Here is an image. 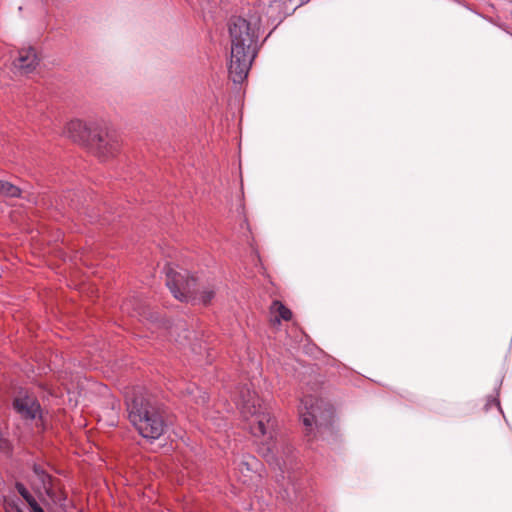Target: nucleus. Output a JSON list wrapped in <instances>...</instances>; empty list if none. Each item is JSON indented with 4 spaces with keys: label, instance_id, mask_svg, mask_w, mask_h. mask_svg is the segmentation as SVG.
I'll return each instance as SVG.
<instances>
[{
    "label": "nucleus",
    "instance_id": "f257e3e1",
    "mask_svg": "<svg viewBox=\"0 0 512 512\" xmlns=\"http://www.w3.org/2000/svg\"><path fill=\"white\" fill-rule=\"evenodd\" d=\"M231 42L229 76L234 83H242L256 56L258 24L242 17H233L229 23Z\"/></svg>",
    "mask_w": 512,
    "mask_h": 512
},
{
    "label": "nucleus",
    "instance_id": "f03ea898",
    "mask_svg": "<svg viewBox=\"0 0 512 512\" xmlns=\"http://www.w3.org/2000/svg\"><path fill=\"white\" fill-rule=\"evenodd\" d=\"M128 418L138 433L150 440L163 435L166 422L163 410L156 400L142 388L134 389L126 396Z\"/></svg>",
    "mask_w": 512,
    "mask_h": 512
},
{
    "label": "nucleus",
    "instance_id": "7ed1b4c3",
    "mask_svg": "<svg viewBox=\"0 0 512 512\" xmlns=\"http://www.w3.org/2000/svg\"><path fill=\"white\" fill-rule=\"evenodd\" d=\"M237 406L252 435L272 437L274 419L268 408L261 403L256 392L248 385L239 390Z\"/></svg>",
    "mask_w": 512,
    "mask_h": 512
},
{
    "label": "nucleus",
    "instance_id": "20e7f679",
    "mask_svg": "<svg viewBox=\"0 0 512 512\" xmlns=\"http://www.w3.org/2000/svg\"><path fill=\"white\" fill-rule=\"evenodd\" d=\"M165 270L166 285L176 299L206 305L214 298V288L207 286L199 289L196 278L190 277L186 270L177 271L170 266Z\"/></svg>",
    "mask_w": 512,
    "mask_h": 512
},
{
    "label": "nucleus",
    "instance_id": "39448f33",
    "mask_svg": "<svg viewBox=\"0 0 512 512\" xmlns=\"http://www.w3.org/2000/svg\"><path fill=\"white\" fill-rule=\"evenodd\" d=\"M300 418L308 431L312 430L315 424L318 431L322 427L327 428L333 418V410L331 406L322 399L308 395L301 400L299 408Z\"/></svg>",
    "mask_w": 512,
    "mask_h": 512
},
{
    "label": "nucleus",
    "instance_id": "423d86ee",
    "mask_svg": "<svg viewBox=\"0 0 512 512\" xmlns=\"http://www.w3.org/2000/svg\"><path fill=\"white\" fill-rule=\"evenodd\" d=\"M260 451L270 465L279 469L281 477L284 479V470L293 458L292 446L285 442H281L279 445L273 444V446L267 444L261 447Z\"/></svg>",
    "mask_w": 512,
    "mask_h": 512
},
{
    "label": "nucleus",
    "instance_id": "0eeeda50",
    "mask_svg": "<svg viewBox=\"0 0 512 512\" xmlns=\"http://www.w3.org/2000/svg\"><path fill=\"white\" fill-rule=\"evenodd\" d=\"M88 146L104 161L116 154L119 149V140L116 134L97 129Z\"/></svg>",
    "mask_w": 512,
    "mask_h": 512
},
{
    "label": "nucleus",
    "instance_id": "6e6552de",
    "mask_svg": "<svg viewBox=\"0 0 512 512\" xmlns=\"http://www.w3.org/2000/svg\"><path fill=\"white\" fill-rule=\"evenodd\" d=\"M95 130L89 128L81 120H72L67 124L65 134L72 141L88 146Z\"/></svg>",
    "mask_w": 512,
    "mask_h": 512
},
{
    "label": "nucleus",
    "instance_id": "1a4fd4ad",
    "mask_svg": "<svg viewBox=\"0 0 512 512\" xmlns=\"http://www.w3.org/2000/svg\"><path fill=\"white\" fill-rule=\"evenodd\" d=\"M14 409L23 418L35 419L40 414V405L37 400L29 395H19L14 399Z\"/></svg>",
    "mask_w": 512,
    "mask_h": 512
},
{
    "label": "nucleus",
    "instance_id": "9d476101",
    "mask_svg": "<svg viewBox=\"0 0 512 512\" xmlns=\"http://www.w3.org/2000/svg\"><path fill=\"white\" fill-rule=\"evenodd\" d=\"M38 64L39 58L33 47L20 49L17 58L13 61L14 68L21 73L32 72Z\"/></svg>",
    "mask_w": 512,
    "mask_h": 512
},
{
    "label": "nucleus",
    "instance_id": "9b49d317",
    "mask_svg": "<svg viewBox=\"0 0 512 512\" xmlns=\"http://www.w3.org/2000/svg\"><path fill=\"white\" fill-rule=\"evenodd\" d=\"M270 312L273 315V321L276 324H279L281 320L288 321L292 318L291 310L278 300L272 302Z\"/></svg>",
    "mask_w": 512,
    "mask_h": 512
},
{
    "label": "nucleus",
    "instance_id": "f8f14e48",
    "mask_svg": "<svg viewBox=\"0 0 512 512\" xmlns=\"http://www.w3.org/2000/svg\"><path fill=\"white\" fill-rule=\"evenodd\" d=\"M34 483L35 488L39 491V493H45L49 498L53 501L56 500V495L53 490L52 478L49 474L45 473V477L36 478Z\"/></svg>",
    "mask_w": 512,
    "mask_h": 512
},
{
    "label": "nucleus",
    "instance_id": "ddd939ff",
    "mask_svg": "<svg viewBox=\"0 0 512 512\" xmlns=\"http://www.w3.org/2000/svg\"><path fill=\"white\" fill-rule=\"evenodd\" d=\"M257 464V461L254 457L252 456H249L247 458V460L245 461H242L240 464H239V471L241 473H244V471H247L249 473L253 472L255 466ZM252 476L250 475H246V474H243V478H240V480L243 482V483H247L249 479H251Z\"/></svg>",
    "mask_w": 512,
    "mask_h": 512
},
{
    "label": "nucleus",
    "instance_id": "4468645a",
    "mask_svg": "<svg viewBox=\"0 0 512 512\" xmlns=\"http://www.w3.org/2000/svg\"><path fill=\"white\" fill-rule=\"evenodd\" d=\"M186 392L187 395L191 396L192 400L197 404H205L207 402V394L195 385L187 387Z\"/></svg>",
    "mask_w": 512,
    "mask_h": 512
},
{
    "label": "nucleus",
    "instance_id": "2eb2a0df",
    "mask_svg": "<svg viewBox=\"0 0 512 512\" xmlns=\"http://www.w3.org/2000/svg\"><path fill=\"white\" fill-rule=\"evenodd\" d=\"M20 194L21 190L17 186L7 181L0 180V195L6 197H19Z\"/></svg>",
    "mask_w": 512,
    "mask_h": 512
},
{
    "label": "nucleus",
    "instance_id": "dca6fc26",
    "mask_svg": "<svg viewBox=\"0 0 512 512\" xmlns=\"http://www.w3.org/2000/svg\"><path fill=\"white\" fill-rule=\"evenodd\" d=\"M16 489L18 493L25 499V501L31 505H36V499L31 495L27 488L22 483H16Z\"/></svg>",
    "mask_w": 512,
    "mask_h": 512
},
{
    "label": "nucleus",
    "instance_id": "f3484780",
    "mask_svg": "<svg viewBox=\"0 0 512 512\" xmlns=\"http://www.w3.org/2000/svg\"><path fill=\"white\" fill-rule=\"evenodd\" d=\"M33 472L36 478L45 477V471L38 465H34Z\"/></svg>",
    "mask_w": 512,
    "mask_h": 512
},
{
    "label": "nucleus",
    "instance_id": "a211bd4d",
    "mask_svg": "<svg viewBox=\"0 0 512 512\" xmlns=\"http://www.w3.org/2000/svg\"><path fill=\"white\" fill-rule=\"evenodd\" d=\"M32 509V512H44V510L39 506V504L36 502V505L30 506Z\"/></svg>",
    "mask_w": 512,
    "mask_h": 512
},
{
    "label": "nucleus",
    "instance_id": "6ab92c4d",
    "mask_svg": "<svg viewBox=\"0 0 512 512\" xmlns=\"http://www.w3.org/2000/svg\"><path fill=\"white\" fill-rule=\"evenodd\" d=\"M285 493H286V497H287L289 500H291V496H290L289 491H288L287 489H285Z\"/></svg>",
    "mask_w": 512,
    "mask_h": 512
}]
</instances>
